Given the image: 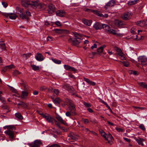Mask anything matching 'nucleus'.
I'll return each mask as SVG.
<instances>
[{"label":"nucleus","instance_id":"2f4dec72","mask_svg":"<svg viewBox=\"0 0 147 147\" xmlns=\"http://www.w3.org/2000/svg\"><path fill=\"white\" fill-rule=\"evenodd\" d=\"M16 10L17 13H23V9L22 8H20L19 7H17L16 8Z\"/></svg>","mask_w":147,"mask_h":147},{"label":"nucleus","instance_id":"37998d69","mask_svg":"<svg viewBox=\"0 0 147 147\" xmlns=\"http://www.w3.org/2000/svg\"><path fill=\"white\" fill-rule=\"evenodd\" d=\"M80 127H83V128L82 129V130L84 131V132H86L88 131H90L87 128H85V127H83L82 126H81Z\"/></svg>","mask_w":147,"mask_h":147},{"label":"nucleus","instance_id":"f257e3e1","mask_svg":"<svg viewBox=\"0 0 147 147\" xmlns=\"http://www.w3.org/2000/svg\"><path fill=\"white\" fill-rule=\"evenodd\" d=\"M74 37L73 38H70L69 41L74 45L78 44L81 42L82 36L80 34L77 33L74 34Z\"/></svg>","mask_w":147,"mask_h":147},{"label":"nucleus","instance_id":"09e8293b","mask_svg":"<svg viewBox=\"0 0 147 147\" xmlns=\"http://www.w3.org/2000/svg\"><path fill=\"white\" fill-rule=\"evenodd\" d=\"M53 92L56 95H57L59 92V91L58 89H55L53 91Z\"/></svg>","mask_w":147,"mask_h":147},{"label":"nucleus","instance_id":"bb28decb","mask_svg":"<svg viewBox=\"0 0 147 147\" xmlns=\"http://www.w3.org/2000/svg\"><path fill=\"white\" fill-rule=\"evenodd\" d=\"M138 84L139 86H140L142 88L147 89V84H146L145 83L143 82H139Z\"/></svg>","mask_w":147,"mask_h":147},{"label":"nucleus","instance_id":"f03ea898","mask_svg":"<svg viewBox=\"0 0 147 147\" xmlns=\"http://www.w3.org/2000/svg\"><path fill=\"white\" fill-rule=\"evenodd\" d=\"M22 5L26 8H27L30 6L34 8H36L37 1H26V0H21Z\"/></svg>","mask_w":147,"mask_h":147},{"label":"nucleus","instance_id":"4468645a","mask_svg":"<svg viewBox=\"0 0 147 147\" xmlns=\"http://www.w3.org/2000/svg\"><path fill=\"white\" fill-rule=\"evenodd\" d=\"M105 139L108 141V143L111 144L112 143L113 138L112 135L110 134L107 135L106 138H105Z\"/></svg>","mask_w":147,"mask_h":147},{"label":"nucleus","instance_id":"603ef678","mask_svg":"<svg viewBox=\"0 0 147 147\" xmlns=\"http://www.w3.org/2000/svg\"><path fill=\"white\" fill-rule=\"evenodd\" d=\"M106 45H103L102 46H101L100 47L99 49H101V51H100L101 52H103V49L106 47Z\"/></svg>","mask_w":147,"mask_h":147},{"label":"nucleus","instance_id":"39448f33","mask_svg":"<svg viewBox=\"0 0 147 147\" xmlns=\"http://www.w3.org/2000/svg\"><path fill=\"white\" fill-rule=\"evenodd\" d=\"M138 61L139 63L144 66L146 64V62L147 61L146 57L144 56H140L138 58Z\"/></svg>","mask_w":147,"mask_h":147},{"label":"nucleus","instance_id":"4d7b16f0","mask_svg":"<svg viewBox=\"0 0 147 147\" xmlns=\"http://www.w3.org/2000/svg\"><path fill=\"white\" fill-rule=\"evenodd\" d=\"M31 67H32V69L34 71L37 70V67L34 65H31Z\"/></svg>","mask_w":147,"mask_h":147},{"label":"nucleus","instance_id":"79ce46f5","mask_svg":"<svg viewBox=\"0 0 147 147\" xmlns=\"http://www.w3.org/2000/svg\"><path fill=\"white\" fill-rule=\"evenodd\" d=\"M30 53H28L26 54H24L23 55L24 57L26 59L29 57L30 55Z\"/></svg>","mask_w":147,"mask_h":147},{"label":"nucleus","instance_id":"423d86ee","mask_svg":"<svg viewBox=\"0 0 147 147\" xmlns=\"http://www.w3.org/2000/svg\"><path fill=\"white\" fill-rule=\"evenodd\" d=\"M43 117L49 123L53 124V120L54 119L51 117L50 115L47 113H45V114L42 115Z\"/></svg>","mask_w":147,"mask_h":147},{"label":"nucleus","instance_id":"5701e85b","mask_svg":"<svg viewBox=\"0 0 147 147\" xmlns=\"http://www.w3.org/2000/svg\"><path fill=\"white\" fill-rule=\"evenodd\" d=\"M15 115L16 119L18 120H22L23 119L22 116L18 112L15 113Z\"/></svg>","mask_w":147,"mask_h":147},{"label":"nucleus","instance_id":"680f3d73","mask_svg":"<svg viewBox=\"0 0 147 147\" xmlns=\"http://www.w3.org/2000/svg\"><path fill=\"white\" fill-rule=\"evenodd\" d=\"M10 15V13H5L3 14V15L6 17H9Z\"/></svg>","mask_w":147,"mask_h":147},{"label":"nucleus","instance_id":"7c9ffc66","mask_svg":"<svg viewBox=\"0 0 147 147\" xmlns=\"http://www.w3.org/2000/svg\"><path fill=\"white\" fill-rule=\"evenodd\" d=\"M20 16L22 19H25L27 21L28 20V18L26 17L25 15L23 13H22V14H20Z\"/></svg>","mask_w":147,"mask_h":147},{"label":"nucleus","instance_id":"ea45409f","mask_svg":"<svg viewBox=\"0 0 147 147\" xmlns=\"http://www.w3.org/2000/svg\"><path fill=\"white\" fill-rule=\"evenodd\" d=\"M47 147H60V146L56 144H54L51 145H48Z\"/></svg>","mask_w":147,"mask_h":147},{"label":"nucleus","instance_id":"b1692460","mask_svg":"<svg viewBox=\"0 0 147 147\" xmlns=\"http://www.w3.org/2000/svg\"><path fill=\"white\" fill-rule=\"evenodd\" d=\"M3 128L4 129H11L12 130H16V127L13 125H6L5 126L3 127Z\"/></svg>","mask_w":147,"mask_h":147},{"label":"nucleus","instance_id":"69168bd1","mask_svg":"<svg viewBox=\"0 0 147 147\" xmlns=\"http://www.w3.org/2000/svg\"><path fill=\"white\" fill-rule=\"evenodd\" d=\"M56 125L58 127V128L61 129L62 128L60 125V124L59 122H57V123H55Z\"/></svg>","mask_w":147,"mask_h":147},{"label":"nucleus","instance_id":"a878e982","mask_svg":"<svg viewBox=\"0 0 147 147\" xmlns=\"http://www.w3.org/2000/svg\"><path fill=\"white\" fill-rule=\"evenodd\" d=\"M17 17V15L15 13H10L9 18L11 20H15Z\"/></svg>","mask_w":147,"mask_h":147},{"label":"nucleus","instance_id":"9d476101","mask_svg":"<svg viewBox=\"0 0 147 147\" xmlns=\"http://www.w3.org/2000/svg\"><path fill=\"white\" fill-rule=\"evenodd\" d=\"M136 24L141 27H144L147 25V20L140 21L137 22Z\"/></svg>","mask_w":147,"mask_h":147},{"label":"nucleus","instance_id":"864d4df0","mask_svg":"<svg viewBox=\"0 0 147 147\" xmlns=\"http://www.w3.org/2000/svg\"><path fill=\"white\" fill-rule=\"evenodd\" d=\"M83 121L85 124H87L89 123V121L87 119H82Z\"/></svg>","mask_w":147,"mask_h":147},{"label":"nucleus","instance_id":"412c9836","mask_svg":"<svg viewBox=\"0 0 147 147\" xmlns=\"http://www.w3.org/2000/svg\"><path fill=\"white\" fill-rule=\"evenodd\" d=\"M86 25L90 26L92 24V21L83 19L82 21Z\"/></svg>","mask_w":147,"mask_h":147},{"label":"nucleus","instance_id":"6e6d98bb","mask_svg":"<svg viewBox=\"0 0 147 147\" xmlns=\"http://www.w3.org/2000/svg\"><path fill=\"white\" fill-rule=\"evenodd\" d=\"M0 48L2 49V50H4L6 49V47L5 44L0 46Z\"/></svg>","mask_w":147,"mask_h":147},{"label":"nucleus","instance_id":"13d9d810","mask_svg":"<svg viewBox=\"0 0 147 147\" xmlns=\"http://www.w3.org/2000/svg\"><path fill=\"white\" fill-rule=\"evenodd\" d=\"M2 4L3 6L5 8L8 5L7 3L5 2H2Z\"/></svg>","mask_w":147,"mask_h":147},{"label":"nucleus","instance_id":"dca6fc26","mask_svg":"<svg viewBox=\"0 0 147 147\" xmlns=\"http://www.w3.org/2000/svg\"><path fill=\"white\" fill-rule=\"evenodd\" d=\"M102 24L98 23H95L93 25V27L96 30L100 29L102 28Z\"/></svg>","mask_w":147,"mask_h":147},{"label":"nucleus","instance_id":"58836bf2","mask_svg":"<svg viewBox=\"0 0 147 147\" xmlns=\"http://www.w3.org/2000/svg\"><path fill=\"white\" fill-rule=\"evenodd\" d=\"M64 67L66 70L68 71H70L71 68L70 66L68 65H64Z\"/></svg>","mask_w":147,"mask_h":147},{"label":"nucleus","instance_id":"f8f14e48","mask_svg":"<svg viewBox=\"0 0 147 147\" xmlns=\"http://www.w3.org/2000/svg\"><path fill=\"white\" fill-rule=\"evenodd\" d=\"M68 104L69 108L71 112L74 113L75 111V107L74 104L71 102L69 101V102Z\"/></svg>","mask_w":147,"mask_h":147},{"label":"nucleus","instance_id":"2eb2a0df","mask_svg":"<svg viewBox=\"0 0 147 147\" xmlns=\"http://www.w3.org/2000/svg\"><path fill=\"white\" fill-rule=\"evenodd\" d=\"M106 32H108L110 29V27L108 25L105 24H102V27Z\"/></svg>","mask_w":147,"mask_h":147},{"label":"nucleus","instance_id":"cd10ccee","mask_svg":"<svg viewBox=\"0 0 147 147\" xmlns=\"http://www.w3.org/2000/svg\"><path fill=\"white\" fill-rule=\"evenodd\" d=\"M53 31L55 32L56 33L58 34H61L63 32L62 30L59 29H55L53 30Z\"/></svg>","mask_w":147,"mask_h":147},{"label":"nucleus","instance_id":"e2e57ef3","mask_svg":"<svg viewBox=\"0 0 147 147\" xmlns=\"http://www.w3.org/2000/svg\"><path fill=\"white\" fill-rule=\"evenodd\" d=\"M97 48V45L96 44H94L93 45L91 46V49H95Z\"/></svg>","mask_w":147,"mask_h":147},{"label":"nucleus","instance_id":"a18cd8bd","mask_svg":"<svg viewBox=\"0 0 147 147\" xmlns=\"http://www.w3.org/2000/svg\"><path fill=\"white\" fill-rule=\"evenodd\" d=\"M6 67L7 68V69H11L14 67V65L11 64L10 65L6 66Z\"/></svg>","mask_w":147,"mask_h":147},{"label":"nucleus","instance_id":"72a5a7b5","mask_svg":"<svg viewBox=\"0 0 147 147\" xmlns=\"http://www.w3.org/2000/svg\"><path fill=\"white\" fill-rule=\"evenodd\" d=\"M96 54V53L95 52H92L88 54V56L89 58H93V57Z\"/></svg>","mask_w":147,"mask_h":147},{"label":"nucleus","instance_id":"a19ab883","mask_svg":"<svg viewBox=\"0 0 147 147\" xmlns=\"http://www.w3.org/2000/svg\"><path fill=\"white\" fill-rule=\"evenodd\" d=\"M134 108L136 109V110L137 111H139V110H142L144 108L143 107H133Z\"/></svg>","mask_w":147,"mask_h":147},{"label":"nucleus","instance_id":"0eeeda50","mask_svg":"<svg viewBox=\"0 0 147 147\" xmlns=\"http://www.w3.org/2000/svg\"><path fill=\"white\" fill-rule=\"evenodd\" d=\"M132 16V14L131 12H127L122 15L121 17L123 20H127L130 19Z\"/></svg>","mask_w":147,"mask_h":147},{"label":"nucleus","instance_id":"774afa93","mask_svg":"<svg viewBox=\"0 0 147 147\" xmlns=\"http://www.w3.org/2000/svg\"><path fill=\"white\" fill-rule=\"evenodd\" d=\"M26 13L28 16H31L30 12L28 10H27L26 11Z\"/></svg>","mask_w":147,"mask_h":147},{"label":"nucleus","instance_id":"20e7f679","mask_svg":"<svg viewBox=\"0 0 147 147\" xmlns=\"http://www.w3.org/2000/svg\"><path fill=\"white\" fill-rule=\"evenodd\" d=\"M91 11L98 16L102 17L103 18H107L109 16V15L108 14L106 13L103 14L100 11L96 10H92Z\"/></svg>","mask_w":147,"mask_h":147},{"label":"nucleus","instance_id":"338daca9","mask_svg":"<svg viewBox=\"0 0 147 147\" xmlns=\"http://www.w3.org/2000/svg\"><path fill=\"white\" fill-rule=\"evenodd\" d=\"M116 51H117V52H118V53H120L122 52L121 50V49L118 48H116Z\"/></svg>","mask_w":147,"mask_h":147},{"label":"nucleus","instance_id":"c85d7f7f","mask_svg":"<svg viewBox=\"0 0 147 147\" xmlns=\"http://www.w3.org/2000/svg\"><path fill=\"white\" fill-rule=\"evenodd\" d=\"M117 32L116 31L114 30L110 29L108 33L114 35H116L117 34Z\"/></svg>","mask_w":147,"mask_h":147},{"label":"nucleus","instance_id":"49530a36","mask_svg":"<svg viewBox=\"0 0 147 147\" xmlns=\"http://www.w3.org/2000/svg\"><path fill=\"white\" fill-rule=\"evenodd\" d=\"M21 106L24 108H26L27 105L26 104L22 102Z\"/></svg>","mask_w":147,"mask_h":147},{"label":"nucleus","instance_id":"3c124183","mask_svg":"<svg viewBox=\"0 0 147 147\" xmlns=\"http://www.w3.org/2000/svg\"><path fill=\"white\" fill-rule=\"evenodd\" d=\"M63 88L67 90H68L69 88V86L67 84H65L63 85Z\"/></svg>","mask_w":147,"mask_h":147},{"label":"nucleus","instance_id":"6ab92c4d","mask_svg":"<svg viewBox=\"0 0 147 147\" xmlns=\"http://www.w3.org/2000/svg\"><path fill=\"white\" fill-rule=\"evenodd\" d=\"M114 23L117 26H121L123 24L122 22L119 20H116L115 21Z\"/></svg>","mask_w":147,"mask_h":147},{"label":"nucleus","instance_id":"c9c22d12","mask_svg":"<svg viewBox=\"0 0 147 147\" xmlns=\"http://www.w3.org/2000/svg\"><path fill=\"white\" fill-rule=\"evenodd\" d=\"M52 61L55 63L60 64L61 63V61L60 60H58L55 59H52Z\"/></svg>","mask_w":147,"mask_h":147},{"label":"nucleus","instance_id":"052dcab7","mask_svg":"<svg viewBox=\"0 0 147 147\" xmlns=\"http://www.w3.org/2000/svg\"><path fill=\"white\" fill-rule=\"evenodd\" d=\"M20 74V73L17 70H15L13 72V74L15 75H16L19 74Z\"/></svg>","mask_w":147,"mask_h":147},{"label":"nucleus","instance_id":"ddd939ff","mask_svg":"<svg viewBox=\"0 0 147 147\" xmlns=\"http://www.w3.org/2000/svg\"><path fill=\"white\" fill-rule=\"evenodd\" d=\"M56 119L61 123L65 125H67L68 124L59 115H57L56 117Z\"/></svg>","mask_w":147,"mask_h":147},{"label":"nucleus","instance_id":"393cba45","mask_svg":"<svg viewBox=\"0 0 147 147\" xmlns=\"http://www.w3.org/2000/svg\"><path fill=\"white\" fill-rule=\"evenodd\" d=\"M39 8L40 10L44 9L45 8V6L44 4L41 3H38L37 2V8Z\"/></svg>","mask_w":147,"mask_h":147},{"label":"nucleus","instance_id":"6e6552de","mask_svg":"<svg viewBox=\"0 0 147 147\" xmlns=\"http://www.w3.org/2000/svg\"><path fill=\"white\" fill-rule=\"evenodd\" d=\"M56 10V8L54 5L52 4L49 5L48 11L49 14H52Z\"/></svg>","mask_w":147,"mask_h":147},{"label":"nucleus","instance_id":"c756f323","mask_svg":"<svg viewBox=\"0 0 147 147\" xmlns=\"http://www.w3.org/2000/svg\"><path fill=\"white\" fill-rule=\"evenodd\" d=\"M52 98L53 99V102L55 104H58L60 102V100L59 98H56L55 99L52 97Z\"/></svg>","mask_w":147,"mask_h":147},{"label":"nucleus","instance_id":"473e14b6","mask_svg":"<svg viewBox=\"0 0 147 147\" xmlns=\"http://www.w3.org/2000/svg\"><path fill=\"white\" fill-rule=\"evenodd\" d=\"M117 55L120 57L121 59L122 60H124L125 59L124 56V55L122 52L120 53H118Z\"/></svg>","mask_w":147,"mask_h":147},{"label":"nucleus","instance_id":"4c0bfd02","mask_svg":"<svg viewBox=\"0 0 147 147\" xmlns=\"http://www.w3.org/2000/svg\"><path fill=\"white\" fill-rule=\"evenodd\" d=\"M42 146V143L40 140H37V147H39Z\"/></svg>","mask_w":147,"mask_h":147},{"label":"nucleus","instance_id":"f704fd0d","mask_svg":"<svg viewBox=\"0 0 147 147\" xmlns=\"http://www.w3.org/2000/svg\"><path fill=\"white\" fill-rule=\"evenodd\" d=\"M31 147H37V140H35L34 142L30 144Z\"/></svg>","mask_w":147,"mask_h":147},{"label":"nucleus","instance_id":"4be33fe9","mask_svg":"<svg viewBox=\"0 0 147 147\" xmlns=\"http://www.w3.org/2000/svg\"><path fill=\"white\" fill-rule=\"evenodd\" d=\"M136 140L139 145H141L142 146L144 145L143 142L144 140L143 139L138 138L136 139Z\"/></svg>","mask_w":147,"mask_h":147},{"label":"nucleus","instance_id":"f3484780","mask_svg":"<svg viewBox=\"0 0 147 147\" xmlns=\"http://www.w3.org/2000/svg\"><path fill=\"white\" fill-rule=\"evenodd\" d=\"M84 79L85 81L90 85L94 86L96 84V83L95 82L90 81L88 78L84 77Z\"/></svg>","mask_w":147,"mask_h":147},{"label":"nucleus","instance_id":"de8ad7c7","mask_svg":"<svg viewBox=\"0 0 147 147\" xmlns=\"http://www.w3.org/2000/svg\"><path fill=\"white\" fill-rule=\"evenodd\" d=\"M136 3V1H129L128 3L129 5H131L135 4Z\"/></svg>","mask_w":147,"mask_h":147},{"label":"nucleus","instance_id":"7ed1b4c3","mask_svg":"<svg viewBox=\"0 0 147 147\" xmlns=\"http://www.w3.org/2000/svg\"><path fill=\"white\" fill-rule=\"evenodd\" d=\"M15 130H12L11 129H7L5 131V133L7 135L11 141L13 140V138L14 137V133L13 131Z\"/></svg>","mask_w":147,"mask_h":147},{"label":"nucleus","instance_id":"a211bd4d","mask_svg":"<svg viewBox=\"0 0 147 147\" xmlns=\"http://www.w3.org/2000/svg\"><path fill=\"white\" fill-rule=\"evenodd\" d=\"M28 92L23 91L22 92L21 97L22 99H25L28 96Z\"/></svg>","mask_w":147,"mask_h":147},{"label":"nucleus","instance_id":"9b49d317","mask_svg":"<svg viewBox=\"0 0 147 147\" xmlns=\"http://www.w3.org/2000/svg\"><path fill=\"white\" fill-rule=\"evenodd\" d=\"M56 13L57 16L61 17H64L65 15V12L62 10H58L56 12Z\"/></svg>","mask_w":147,"mask_h":147},{"label":"nucleus","instance_id":"0e129e2a","mask_svg":"<svg viewBox=\"0 0 147 147\" xmlns=\"http://www.w3.org/2000/svg\"><path fill=\"white\" fill-rule=\"evenodd\" d=\"M70 71H76V70L74 67L71 66Z\"/></svg>","mask_w":147,"mask_h":147},{"label":"nucleus","instance_id":"c03bdc74","mask_svg":"<svg viewBox=\"0 0 147 147\" xmlns=\"http://www.w3.org/2000/svg\"><path fill=\"white\" fill-rule=\"evenodd\" d=\"M84 104L85 107H89L91 106L90 104L88 103L84 102Z\"/></svg>","mask_w":147,"mask_h":147},{"label":"nucleus","instance_id":"e433bc0d","mask_svg":"<svg viewBox=\"0 0 147 147\" xmlns=\"http://www.w3.org/2000/svg\"><path fill=\"white\" fill-rule=\"evenodd\" d=\"M115 129L117 131L119 132H123L124 131V129L119 127H115Z\"/></svg>","mask_w":147,"mask_h":147},{"label":"nucleus","instance_id":"5fc2aeb1","mask_svg":"<svg viewBox=\"0 0 147 147\" xmlns=\"http://www.w3.org/2000/svg\"><path fill=\"white\" fill-rule=\"evenodd\" d=\"M139 127L143 130H144L145 129L144 125L141 124L139 126Z\"/></svg>","mask_w":147,"mask_h":147},{"label":"nucleus","instance_id":"aec40b11","mask_svg":"<svg viewBox=\"0 0 147 147\" xmlns=\"http://www.w3.org/2000/svg\"><path fill=\"white\" fill-rule=\"evenodd\" d=\"M44 57L42 54L37 53V61H42L44 59Z\"/></svg>","mask_w":147,"mask_h":147},{"label":"nucleus","instance_id":"bf43d9fd","mask_svg":"<svg viewBox=\"0 0 147 147\" xmlns=\"http://www.w3.org/2000/svg\"><path fill=\"white\" fill-rule=\"evenodd\" d=\"M123 64L126 67H128L129 65V62H123Z\"/></svg>","mask_w":147,"mask_h":147},{"label":"nucleus","instance_id":"8fccbe9b","mask_svg":"<svg viewBox=\"0 0 147 147\" xmlns=\"http://www.w3.org/2000/svg\"><path fill=\"white\" fill-rule=\"evenodd\" d=\"M55 23L58 27H59L61 26L60 22L59 21L56 22Z\"/></svg>","mask_w":147,"mask_h":147},{"label":"nucleus","instance_id":"1a4fd4ad","mask_svg":"<svg viewBox=\"0 0 147 147\" xmlns=\"http://www.w3.org/2000/svg\"><path fill=\"white\" fill-rule=\"evenodd\" d=\"M115 2L113 0H111L109 1L105 6V8L106 10H107L109 7H111L114 5Z\"/></svg>","mask_w":147,"mask_h":147}]
</instances>
